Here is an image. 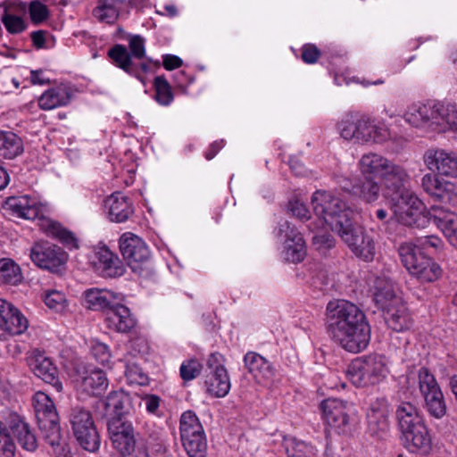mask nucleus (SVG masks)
Returning a JSON list of instances; mask_svg holds the SVG:
<instances>
[{
	"label": "nucleus",
	"mask_w": 457,
	"mask_h": 457,
	"mask_svg": "<svg viewBox=\"0 0 457 457\" xmlns=\"http://www.w3.org/2000/svg\"><path fill=\"white\" fill-rule=\"evenodd\" d=\"M326 329L329 337L349 353H358L365 350L370 341V327L365 314L346 300L328 302Z\"/></svg>",
	"instance_id": "nucleus-1"
},
{
	"label": "nucleus",
	"mask_w": 457,
	"mask_h": 457,
	"mask_svg": "<svg viewBox=\"0 0 457 457\" xmlns=\"http://www.w3.org/2000/svg\"><path fill=\"white\" fill-rule=\"evenodd\" d=\"M314 213L338 234L352 223L353 210L342 199L326 191H316L312 197Z\"/></svg>",
	"instance_id": "nucleus-2"
},
{
	"label": "nucleus",
	"mask_w": 457,
	"mask_h": 457,
	"mask_svg": "<svg viewBox=\"0 0 457 457\" xmlns=\"http://www.w3.org/2000/svg\"><path fill=\"white\" fill-rule=\"evenodd\" d=\"M340 136L359 144L382 143L389 137L387 130L376 125L371 119L357 112L347 113L338 123Z\"/></svg>",
	"instance_id": "nucleus-3"
},
{
	"label": "nucleus",
	"mask_w": 457,
	"mask_h": 457,
	"mask_svg": "<svg viewBox=\"0 0 457 457\" xmlns=\"http://www.w3.org/2000/svg\"><path fill=\"white\" fill-rule=\"evenodd\" d=\"M145 40L140 35H132L129 37V48L117 44L108 51V56L112 63L130 76L144 80V74L149 70L145 62L137 63L133 61L141 60L145 56Z\"/></svg>",
	"instance_id": "nucleus-4"
},
{
	"label": "nucleus",
	"mask_w": 457,
	"mask_h": 457,
	"mask_svg": "<svg viewBox=\"0 0 457 457\" xmlns=\"http://www.w3.org/2000/svg\"><path fill=\"white\" fill-rule=\"evenodd\" d=\"M388 374L387 360L381 354H369L358 358L348 368L349 378L357 386L380 384Z\"/></svg>",
	"instance_id": "nucleus-5"
},
{
	"label": "nucleus",
	"mask_w": 457,
	"mask_h": 457,
	"mask_svg": "<svg viewBox=\"0 0 457 457\" xmlns=\"http://www.w3.org/2000/svg\"><path fill=\"white\" fill-rule=\"evenodd\" d=\"M398 253L406 270L420 282H433L440 278L442 270L439 265L412 243L402 244Z\"/></svg>",
	"instance_id": "nucleus-6"
},
{
	"label": "nucleus",
	"mask_w": 457,
	"mask_h": 457,
	"mask_svg": "<svg viewBox=\"0 0 457 457\" xmlns=\"http://www.w3.org/2000/svg\"><path fill=\"white\" fill-rule=\"evenodd\" d=\"M35 417L42 437L51 445L58 446L61 441L59 418L51 398L38 391L32 398Z\"/></svg>",
	"instance_id": "nucleus-7"
},
{
	"label": "nucleus",
	"mask_w": 457,
	"mask_h": 457,
	"mask_svg": "<svg viewBox=\"0 0 457 457\" xmlns=\"http://www.w3.org/2000/svg\"><path fill=\"white\" fill-rule=\"evenodd\" d=\"M394 212L397 221L407 227L425 228L432 219L431 207L427 209L422 201L409 191L401 194Z\"/></svg>",
	"instance_id": "nucleus-8"
},
{
	"label": "nucleus",
	"mask_w": 457,
	"mask_h": 457,
	"mask_svg": "<svg viewBox=\"0 0 457 457\" xmlns=\"http://www.w3.org/2000/svg\"><path fill=\"white\" fill-rule=\"evenodd\" d=\"M70 422L79 445L87 452H96L101 440L90 411L84 407H73L70 413Z\"/></svg>",
	"instance_id": "nucleus-9"
},
{
	"label": "nucleus",
	"mask_w": 457,
	"mask_h": 457,
	"mask_svg": "<svg viewBox=\"0 0 457 457\" xmlns=\"http://www.w3.org/2000/svg\"><path fill=\"white\" fill-rule=\"evenodd\" d=\"M30 260L38 268L54 274L62 275L67 270V253L49 242H37L30 249Z\"/></svg>",
	"instance_id": "nucleus-10"
},
{
	"label": "nucleus",
	"mask_w": 457,
	"mask_h": 457,
	"mask_svg": "<svg viewBox=\"0 0 457 457\" xmlns=\"http://www.w3.org/2000/svg\"><path fill=\"white\" fill-rule=\"evenodd\" d=\"M120 250L131 270L139 276H146L150 267V252L145 243L132 233H124L119 240Z\"/></svg>",
	"instance_id": "nucleus-11"
},
{
	"label": "nucleus",
	"mask_w": 457,
	"mask_h": 457,
	"mask_svg": "<svg viewBox=\"0 0 457 457\" xmlns=\"http://www.w3.org/2000/svg\"><path fill=\"white\" fill-rule=\"evenodd\" d=\"M47 214L48 207L46 204L41 202L30 203V220L35 222L41 230L56 238L68 249H78L79 242L74 233L50 220Z\"/></svg>",
	"instance_id": "nucleus-12"
},
{
	"label": "nucleus",
	"mask_w": 457,
	"mask_h": 457,
	"mask_svg": "<svg viewBox=\"0 0 457 457\" xmlns=\"http://www.w3.org/2000/svg\"><path fill=\"white\" fill-rule=\"evenodd\" d=\"M325 423L337 433H346L351 428L355 409L352 403L337 398H328L320 403Z\"/></svg>",
	"instance_id": "nucleus-13"
},
{
	"label": "nucleus",
	"mask_w": 457,
	"mask_h": 457,
	"mask_svg": "<svg viewBox=\"0 0 457 457\" xmlns=\"http://www.w3.org/2000/svg\"><path fill=\"white\" fill-rule=\"evenodd\" d=\"M418 378L420 391L424 397L427 411L436 419L443 418L446 413V404L434 375L427 368H421Z\"/></svg>",
	"instance_id": "nucleus-14"
},
{
	"label": "nucleus",
	"mask_w": 457,
	"mask_h": 457,
	"mask_svg": "<svg viewBox=\"0 0 457 457\" xmlns=\"http://www.w3.org/2000/svg\"><path fill=\"white\" fill-rule=\"evenodd\" d=\"M73 383L76 390L87 395H101L109 385L105 373L96 368L78 365L74 369Z\"/></svg>",
	"instance_id": "nucleus-15"
},
{
	"label": "nucleus",
	"mask_w": 457,
	"mask_h": 457,
	"mask_svg": "<svg viewBox=\"0 0 457 457\" xmlns=\"http://www.w3.org/2000/svg\"><path fill=\"white\" fill-rule=\"evenodd\" d=\"M337 235L356 256L366 262L373 260L375 255V244L362 227L354 225L352 222L347 228H344Z\"/></svg>",
	"instance_id": "nucleus-16"
},
{
	"label": "nucleus",
	"mask_w": 457,
	"mask_h": 457,
	"mask_svg": "<svg viewBox=\"0 0 457 457\" xmlns=\"http://www.w3.org/2000/svg\"><path fill=\"white\" fill-rule=\"evenodd\" d=\"M107 429L112 446L120 455L129 456L135 451L136 438L130 421L118 418H109Z\"/></svg>",
	"instance_id": "nucleus-17"
},
{
	"label": "nucleus",
	"mask_w": 457,
	"mask_h": 457,
	"mask_svg": "<svg viewBox=\"0 0 457 457\" xmlns=\"http://www.w3.org/2000/svg\"><path fill=\"white\" fill-rule=\"evenodd\" d=\"M402 445L410 453L428 454L432 449V438L429 430L426 425L425 420H422L413 425L407 426L399 430Z\"/></svg>",
	"instance_id": "nucleus-18"
},
{
	"label": "nucleus",
	"mask_w": 457,
	"mask_h": 457,
	"mask_svg": "<svg viewBox=\"0 0 457 457\" xmlns=\"http://www.w3.org/2000/svg\"><path fill=\"white\" fill-rule=\"evenodd\" d=\"M278 237L284 243L285 255L291 262H300L306 253L305 242L302 234L287 220H283L278 228Z\"/></svg>",
	"instance_id": "nucleus-19"
},
{
	"label": "nucleus",
	"mask_w": 457,
	"mask_h": 457,
	"mask_svg": "<svg viewBox=\"0 0 457 457\" xmlns=\"http://www.w3.org/2000/svg\"><path fill=\"white\" fill-rule=\"evenodd\" d=\"M388 405L385 399H377L370 404L367 412V432L378 439L383 440L389 435L390 422Z\"/></svg>",
	"instance_id": "nucleus-20"
},
{
	"label": "nucleus",
	"mask_w": 457,
	"mask_h": 457,
	"mask_svg": "<svg viewBox=\"0 0 457 457\" xmlns=\"http://www.w3.org/2000/svg\"><path fill=\"white\" fill-rule=\"evenodd\" d=\"M428 170L441 176L457 178V154L443 149H428L424 154Z\"/></svg>",
	"instance_id": "nucleus-21"
},
{
	"label": "nucleus",
	"mask_w": 457,
	"mask_h": 457,
	"mask_svg": "<svg viewBox=\"0 0 457 457\" xmlns=\"http://www.w3.org/2000/svg\"><path fill=\"white\" fill-rule=\"evenodd\" d=\"M338 183L344 191L366 204H373L380 196L381 184L370 177L357 179L353 184L349 179L342 177Z\"/></svg>",
	"instance_id": "nucleus-22"
},
{
	"label": "nucleus",
	"mask_w": 457,
	"mask_h": 457,
	"mask_svg": "<svg viewBox=\"0 0 457 457\" xmlns=\"http://www.w3.org/2000/svg\"><path fill=\"white\" fill-rule=\"evenodd\" d=\"M421 186L435 201L451 205L457 204V193L452 182L442 180L436 174L428 173L422 177Z\"/></svg>",
	"instance_id": "nucleus-23"
},
{
	"label": "nucleus",
	"mask_w": 457,
	"mask_h": 457,
	"mask_svg": "<svg viewBox=\"0 0 457 457\" xmlns=\"http://www.w3.org/2000/svg\"><path fill=\"white\" fill-rule=\"evenodd\" d=\"M30 370L34 374L47 384L52 385L57 391H62V385L59 380L58 371L52 360L43 352L34 350L30 356Z\"/></svg>",
	"instance_id": "nucleus-24"
},
{
	"label": "nucleus",
	"mask_w": 457,
	"mask_h": 457,
	"mask_svg": "<svg viewBox=\"0 0 457 457\" xmlns=\"http://www.w3.org/2000/svg\"><path fill=\"white\" fill-rule=\"evenodd\" d=\"M118 300L114 306L107 311L104 322L106 327L118 333H129L137 325V320L130 310Z\"/></svg>",
	"instance_id": "nucleus-25"
},
{
	"label": "nucleus",
	"mask_w": 457,
	"mask_h": 457,
	"mask_svg": "<svg viewBox=\"0 0 457 457\" xmlns=\"http://www.w3.org/2000/svg\"><path fill=\"white\" fill-rule=\"evenodd\" d=\"M245 367L255 380L262 385H270L276 376V369L264 357L255 352H248L244 357Z\"/></svg>",
	"instance_id": "nucleus-26"
},
{
	"label": "nucleus",
	"mask_w": 457,
	"mask_h": 457,
	"mask_svg": "<svg viewBox=\"0 0 457 457\" xmlns=\"http://www.w3.org/2000/svg\"><path fill=\"white\" fill-rule=\"evenodd\" d=\"M96 267L105 278L120 277L124 273V265L117 254L106 245H98L95 248Z\"/></svg>",
	"instance_id": "nucleus-27"
},
{
	"label": "nucleus",
	"mask_w": 457,
	"mask_h": 457,
	"mask_svg": "<svg viewBox=\"0 0 457 457\" xmlns=\"http://www.w3.org/2000/svg\"><path fill=\"white\" fill-rule=\"evenodd\" d=\"M436 104L417 103L410 105L404 112V120L415 128L430 129L435 131Z\"/></svg>",
	"instance_id": "nucleus-28"
},
{
	"label": "nucleus",
	"mask_w": 457,
	"mask_h": 457,
	"mask_svg": "<svg viewBox=\"0 0 457 457\" xmlns=\"http://www.w3.org/2000/svg\"><path fill=\"white\" fill-rule=\"evenodd\" d=\"M432 219L449 243L457 247V213L441 205L431 206Z\"/></svg>",
	"instance_id": "nucleus-29"
},
{
	"label": "nucleus",
	"mask_w": 457,
	"mask_h": 457,
	"mask_svg": "<svg viewBox=\"0 0 457 457\" xmlns=\"http://www.w3.org/2000/svg\"><path fill=\"white\" fill-rule=\"evenodd\" d=\"M380 179L385 187L386 195H399L401 196V194L406 192H403V188L409 179V175L403 166L391 161Z\"/></svg>",
	"instance_id": "nucleus-30"
},
{
	"label": "nucleus",
	"mask_w": 457,
	"mask_h": 457,
	"mask_svg": "<svg viewBox=\"0 0 457 457\" xmlns=\"http://www.w3.org/2000/svg\"><path fill=\"white\" fill-rule=\"evenodd\" d=\"M85 306L92 311H102L107 314L114 303L118 300H122V297L119 294H115L106 289L99 288H89L87 289L84 294Z\"/></svg>",
	"instance_id": "nucleus-31"
},
{
	"label": "nucleus",
	"mask_w": 457,
	"mask_h": 457,
	"mask_svg": "<svg viewBox=\"0 0 457 457\" xmlns=\"http://www.w3.org/2000/svg\"><path fill=\"white\" fill-rule=\"evenodd\" d=\"M104 206L107 209L108 217L112 222H124L133 213L131 202L120 192H115L107 197Z\"/></svg>",
	"instance_id": "nucleus-32"
},
{
	"label": "nucleus",
	"mask_w": 457,
	"mask_h": 457,
	"mask_svg": "<svg viewBox=\"0 0 457 457\" xmlns=\"http://www.w3.org/2000/svg\"><path fill=\"white\" fill-rule=\"evenodd\" d=\"M71 87L61 84L43 93L38 98V105L43 110H52L69 104L73 97Z\"/></svg>",
	"instance_id": "nucleus-33"
},
{
	"label": "nucleus",
	"mask_w": 457,
	"mask_h": 457,
	"mask_svg": "<svg viewBox=\"0 0 457 457\" xmlns=\"http://www.w3.org/2000/svg\"><path fill=\"white\" fill-rule=\"evenodd\" d=\"M129 398L123 391L111 392L105 400L96 401V405L104 409L105 412L102 416H110V418H118L126 420L125 414L128 412Z\"/></svg>",
	"instance_id": "nucleus-34"
},
{
	"label": "nucleus",
	"mask_w": 457,
	"mask_h": 457,
	"mask_svg": "<svg viewBox=\"0 0 457 457\" xmlns=\"http://www.w3.org/2000/svg\"><path fill=\"white\" fill-rule=\"evenodd\" d=\"M390 160L386 157L373 152L364 154L358 161L357 166L363 178L381 177Z\"/></svg>",
	"instance_id": "nucleus-35"
},
{
	"label": "nucleus",
	"mask_w": 457,
	"mask_h": 457,
	"mask_svg": "<svg viewBox=\"0 0 457 457\" xmlns=\"http://www.w3.org/2000/svg\"><path fill=\"white\" fill-rule=\"evenodd\" d=\"M384 319L388 328L395 332H403L409 329L412 320L406 305L402 302L393 304L384 310Z\"/></svg>",
	"instance_id": "nucleus-36"
},
{
	"label": "nucleus",
	"mask_w": 457,
	"mask_h": 457,
	"mask_svg": "<svg viewBox=\"0 0 457 457\" xmlns=\"http://www.w3.org/2000/svg\"><path fill=\"white\" fill-rule=\"evenodd\" d=\"M435 131L457 130V107L454 104H436Z\"/></svg>",
	"instance_id": "nucleus-37"
},
{
	"label": "nucleus",
	"mask_w": 457,
	"mask_h": 457,
	"mask_svg": "<svg viewBox=\"0 0 457 457\" xmlns=\"http://www.w3.org/2000/svg\"><path fill=\"white\" fill-rule=\"evenodd\" d=\"M374 300L378 306L386 310L393 304H399L402 299L395 294L392 281L378 278L375 283Z\"/></svg>",
	"instance_id": "nucleus-38"
},
{
	"label": "nucleus",
	"mask_w": 457,
	"mask_h": 457,
	"mask_svg": "<svg viewBox=\"0 0 457 457\" xmlns=\"http://www.w3.org/2000/svg\"><path fill=\"white\" fill-rule=\"evenodd\" d=\"M205 384L211 395L217 398L226 396L230 390V379L226 368L220 367L212 372Z\"/></svg>",
	"instance_id": "nucleus-39"
},
{
	"label": "nucleus",
	"mask_w": 457,
	"mask_h": 457,
	"mask_svg": "<svg viewBox=\"0 0 457 457\" xmlns=\"http://www.w3.org/2000/svg\"><path fill=\"white\" fill-rule=\"evenodd\" d=\"M395 413L398 430L424 420L419 408L410 402L399 403Z\"/></svg>",
	"instance_id": "nucleus-40"
},
{
	"label": "nucleus",
	"mask_w": 457,
	"mask_h": 457,
	"mask_svg": "<svg viewBox=\"0 0 457 457\" xmlns=\"http://www.w3.org/2000/svg\"><path fill=\"white\" fill-rule=\"evenodd\" d=\"M125 0H98L93 9V16L100 22L114 23L119 17L121 4Z\"/></svg>",
	"instance_id": "nucleus-41"
},
{
	"label": "nucleus",
	"mask_w": 457,
	"mask_h": 457,
	"mask_svg": "<svg viewBox=\"0 0 457 457\" xmlns=\"http://www.w3.org/2000/svg\"><path fill=\"white\" fill-rule=\"evenodd\" d=\"M22 151V141L16 134L0 131V156L12 159Z\"/></svg>",
	"instance_id": "nucleus-42"
},
{
	"label": "nucleus",
	"mask_w": 457,
	"mask_h": 457,
	"mask_svg": "<svg viewBox=\"0 0 457 457\" xmlns=\"http://www.w3.org/2000/svg\"><path fill=\"white\" fill-rule=\"evenodd\" d=\"M284 446L287 457H317L313 445L295 437L285 438Z\"/></svg>",
	"instance_id": "nucleus-43"
},
{
	"label": "nucleus",
	"mask_w": 457,
	"mask_h": 457,
	"mask_svg": "<svg viewBox=\"0 0 457 457\" xmlns=\"http://www.w3.org/2000/svg\"><path fill=\"white\" fill-rule=\"evenodd\" d=\"M6 423L13 436H15L20 445L27 449L28 445V435H29V424L25 422L24 418L19 415L17 412L11 411L7 418Z\"/></svg>",
	"instance_id": "nucleus-44"
},
{
	"label": "nucleus",
	"mask_w": 457,
	"mask_h": 457,
	"mask_svg": "<svg viewBox=\"0 0 457 457\" xmlns=\"http://www.w3.org/2000/svg\"><path fill=\"white\" fill-rule=\"evenodd\" d=\"M181 442L188 457H205L207 444L204 433L183 436Z\"/></svg>",
	"instance_id": "nucleus-45"
},
{
	"label": "nucleus",
	"mask_w": 457,
	"mask_h": 457,
	"mask_svg": "<svg viewBox=\"0 0 457 457\" xmlns=\"http://www.w3.org/2000/svg\"><path fill=\"white\" fill-rule=\"evenodd\" d=\"M180 437L183 436H193L194 435L204 434V428L195 415L192 411H187L182 413L180 418Z\"/></svg>",
	"instance_id": "nucleus-46"
},
{
	"label": "nucleus",
	"mask_w": 457,
	"mask_h": 457,
	"mask_svg": "<svg viewBox=\"0 0 457 457\" xmlns=\"http://www.w3.org/2000/svg\"><path fill=\"white\" fill-rule=\"evenodd\" d=\"M21 280L20 267L11 259L0 260V282L16 285Z\"/></svg>",
	"instance_id": "nucleus-47"
},
{
	"label": "nucleus",
	"mask_w": 457,
	"mask_h": 457,
	"mask_svg": "<svg viewBox=\"0 0 457 457\" xmlns=\"http://www.w3.org/2000/svg\"><path fill=\"white\" fill-rule=\"evenodd\" d=\"M41 300L50 310L57 313H62L68 306L65 295L55 289L46 290L42 293Z\"/></svg>",
	"instance_id": "nucleus-48"
},
{
	"label": "nucleus",
	"mask_w": 457,
	"mask_h": 457,
	"mask_svg": "<svg viewBox=\"0 0 457 457\" xmlns=\"http://www.w3.org/2000/svg\"><path fill=\"white\" fill-rule=\"evenodd\" d=\"M156 102L164 106H168L174 99L171 87L164 76H157L154 81Z\"/></svg>",
	"instance_id": "nucleus-49"
},
{
	"label": "nucleus",
	"mask_w": 457,
	"mask_h": 457,
	"mask_svg": "<svg viewBox=\"0 0 457 457\" xmlns=\"http://www.w3.org/2000/svg\"><path fill=\"white\" fill-rule=\"evenodd\" d=\"M5 204L13 217L23 220L29 219V195L9 197Z\"/></svg>",
	"instance_id": "nucleus-50"
},
{
	"label": "nucleus",
	"mask_w": 457,
	"mask_h": 457,
	"mask_svg": "<svg viewBox=\"0 0 457 457\" xmlns=\"http://www.w3.org/2000/svg\"><path fill=\"white\" fill-rule=\"evenodd\" d=\"M50 12L47 6L39 1H30V23L40 25L48 20Z\"/></svg>",
	"instance_id": "nucleus-51"
},
{
	"label": "nucleus",
	"mask_w": 457,
	"mask_h": 457,
	"mask_svg": "<svg viewBox=\"0 0 457 457\" xmlns=\"http://www.w3.org/2000/svg\"><path fill=\"white\" fill-rule=\"evenodd\" d=\"M32 45L37 50L49 49L54 46V37L47 30L39 29L30 33Z\"/></svg>",
	"instance_id": "nucleus-52"
},
{
	"label": "nucleus",
	"mask_w": 457,
	"mask_h": 457,
	"mask_svg": "<svg viewBox=\"0 0 457 457\" xmlns=\"http://www.w3.org/2000/svg\"><path fill=\"white\" fill-rule=\"evenodd\" d=\"M91 354L94 359L103 366H108L111 361V353L107 345L94 341L91 345Z\"/></svg>",
	"instance_id": "nucleus-53"
},
{
	"label": "nucleus",
	"mask_w": 457,
	"mask_h": 457,
	"mask_svg": "<svg viewBox=\"0 0 457 457\" xmlns=\"http://www.w3.org/2000/svg\"><path fill=\"white\" fill-rule=\"evenodd\" d=\"M201 370L202 365L197 360H188L180 366V377L184 381H190L199 376Z\"/></svg>",
	"instance_id": "nucleus-54"
},
{
	"label": "nucleus",
	"mask_w": 457,
	"mask_h": 457,
	"mask_svg": "<svg viewBox=\"0 0 457 457\" xmlns=\"http://www.w3.org/2000/svg\"><path fill=\"white\" fill-rule=\"evenodd\" d=\"M2 22L12 34L21 32L26 29V24L21 17L7 12L3 15Z\"/></svg>",
	"instance_id": "nucleus-55"
},
{
	"label": "nucleus",
	"mask_w": 457,
	"mask_h": 457,
	"mask_svg": "<svg viewBox=\"0 0 457 457\" xmlns=\"http://www.w3.org/2000/svg\"><path fill=\"white\" fill-rule=\"evenodd\" d=\"M288 208L291 213L302 220H306L310 218V212L303 203L299 199L295 198L289 201Z\"/></svg>",
	"instance_id": "nucleus-56"
},
{
	"label": "nucleus",
	"mask_w": 457,
	"mask_h": 457,
	"mask_svg": "<svg viewBox=\"0 0 457 457\" xmlns=\"http://www.w3.org/2000/svg\"><path fill=\"white\" fill-rule=\"evenodd\" d=\"M442 244L441 238L434 235L417 237L415 243H412V245L418 246L421 251L422 249H428L429 247L437 249Z\"/></svg>",
	"instance_id": "nucleus-57"
},
{
	"label": "nucleus",
	"mask_w": 457,
	"mask_h": 457,
	"mask_svg": "<svg viewBox=\"0 0 457 457\" xmlns=\"http://www.w3.org/2000/svg\"><path fill=\"white\" fill-rule=\"evenodd\" d=\"M15 452V445L10 436L5 431L0 433V457H13Z\"/></svg>",
	"instance_id": "nucleus-58"
},
{
	"label": "nucleus",
	"mask_w": 457,
	"mask_h": 457,
	"mask_svg": "<svg viewBox=\"0 0 457 457\" xmlns=\"http://www.w3.org/2000/svg\"><path fill=\"white\" fill-rule=\"evenodd\" d=\"M302 59L305 63H315L320 58V52L315 45L305 44L302 47Z\"/></svg>",
	"instance_id": "nucleus-59"
},
{
	"label": "nucleus",
	"mask_w": 457,
	"mask_h": 457,
	"mask_svg": "<svg viewBox=\"0 0 457 457\" xmlns=\"http://www.w3.org/2000/svg\"><path fill=\"white\" fill-rule=\"evenodd\" d=\"M51 79L46 76V73L43 70L30 71V84L32 85H49Z\"/></svg>",
	"instance_id": "nucleus-60"
},
{
	"label": "nucleus",
	"mask_w": 457,
	"mask_h": 457,
	"mask_svg": "<svg viewBox=\"0 0 457 457\" xmlns=\"http://www.w3.org/2000/svg\"><path fill=\"white\" fill-rule=\"evenodd\" d=\"M162 63H163V67L166 70L171 71V70L179 68L182 65L183 62L177 55L164 54L162 56Z\"/></svg>",
	"instance_id": "nucleus-61"
},
{
	"label": "nucleus",
	"mask_w": 457,
	"mask_h": 457,
	"mask_svg": "<svg viewBox=\"0 0 457 457\" xmlns=\"http://www.w3.org/2000/svg\"><path fill=\"white\" fill-rule=\"evenodd\" d=\"M224 357L219 353L210 354L207 360V366L211 370V373L217 370L218 368L224 367Z\"/></svg>",
	"instance_id": "nucleus-62"
},
{
	"label": "nucleus",
	"mask_w": 457,
	"mask_h": 457,
	"mask_svg": "<svg viewBox=\"0 0 457 457\" xmlns=\"http://www.w3.org/2000/svg\"><path fill=\"white\" fill-rule=\"evenodd\" d=\"M145 409L150 413H155L160 405V398L154 395H146L143 398Z\"/></svg>",
	"instance_id": "nucleus-63"
},
{
	"label": "nucleus",
	"mask_w": 457,
	"mask_h": 457,
	"mask_svg": "<svg viewBox=\"0 0 457 457\" xmlns=\"http://www.w3.org/2000/svg\"><path fill=\"white\" fill-rule=\"evenodd\" d=\"M194 81V78L191 75L187 74L184 71H179L175 75V82L178 87L186 88Z\"/></svg>",
	"instance_id": "nucleus-64"
}]
</instances>
